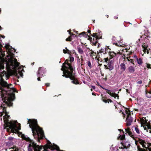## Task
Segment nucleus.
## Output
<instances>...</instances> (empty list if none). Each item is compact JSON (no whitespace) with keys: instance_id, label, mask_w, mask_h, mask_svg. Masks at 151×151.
I'll return each mask as SVG.
<instances>
[{"instance_id":"1","label":"nucleus","mask_w":151,"mask_h":151,"mask_svg":"<svg viewBox=\"0 0 151 151\" xmlns=\"http://www.w3.org/2000/svg\"><path fill=\"white\" fill-rule=\"evenodd\" d=\"M5 47L8 55L7 56V58L5 60L0 58V69L4 68V63L6 64V68L8 74L6 76H18V74L20 76H23V73L24 72L23 67H18L19 63L14 57L13 52H15V49L12 48L8 43L6 45Z\"/></svg>"},{"instance_id":"2","label":"nucleus","mask_w":151,"mask_h":151,"mask_svg":"<svg viewBox=\"0 0 151 151\" xmlns=\"http://www.w3.org/2000/svg\"><path fill=\"white\" fill-rule=\"evenodd\" d=\"M0 76V92L1 98L3 102L9 105L11 104V100H14L16 90L13 88L10 87L12 84H8L5 81L2 77Z\"/></svg>"},{"instance_id":"3","label":"nucleus","mask_w":151,"mask_h":151,"mask_svg":"<svg viewBox=\"0 0 151 151\" xmlns=\"http://www.w3.org/2000/svg\"><path fill=\"white\" fill-rule=\"evenodd\" d=\"M13 100H11V104L10 105L3 102L1 106L0 107V116L1 117L4 113L5 114V115L4 116L3 119L6 127H9V128L6 129L7 131L11 132L12 133H16L18 132L19 130L20 129V124L16 121L8 122L10 116L8 115V113L6 111V107L5 106L6 105L9 106H12V101Z\"/></svg>"},{"instance_id":"4","label":"nucleus","mask_w":151,"mask_h":151,"mask_svg":"<svg viewBox=\"0 0 151 151\" xmlns=\"http://www.w3.org/2000/svg\"><path fill=\"white\" fill-rule=\"evenodd\" d=\"M65 49L63 50V52L64 53H68L70 55V61L65 60L62 66L61 69L64 73L62 76H74L75 70L71 64V62L74 61V58L71 56V51L67 49V47H65Z\"/></svg>"},{"instance_id":"5","label":"nucleus","mask_w":151,"mask_h":151,"mask_svg":"<svg viewBox=\"0 0 151 151\" xmlns=\"http://www.w3.org/2000/svg\"><path fill=\"white\" fill-rule=\"evenodd\" d=\"M28 122V124H30L29 126L32 129L34 138L39 142L40 139H42L44 136L43 130L38 125L36 120L29 119Z\"/></svg>"},{"instance_id":"6","label":"nucleus","mask_w":151,"mask_h":151,"mask_svg":"<svg viewBox=\"0 0 151 151\" xmlns=\"http://www.w3.org/2000/svg\"><path fill=\"white\" fill-rule=\"evenodd\" d=\"M151 39L149 36V33H145L144 35L141 36L140 38L137 41L136 43L138 46L140 45V42L142 44V47L143 49V51L145 53L146 52L148 54H149L150 48L148 47V43H149Z\"/></svg>"},{"instance_id":"7","label":"nucleus","mask_w":151,"mask_h":151,"mask_svg":"<svg viewBox=\"0 0 151 151\" xmlns=\"http://www.w3.org/2000/svg\"><path fill=\"white\" fill-rule=\"evenodd\" d=\"M79 36L81 37L83 36L84 37H86L91 42V44L93 45L96 46V44L98 42V40L101 38V37H99L98 33H93L92 35V37H90L86 34L85 32H83L80 34Z\"/></svg>"},{"instance_id":"8","label":"nucleus","mask_w":151,"mask_h":151,"mask_svg":"<svg viewBox=\"0 0 151 151\" xmlns=\"http://www.w3.org/2000/svg\"><path fill=\"white\" fill-rule=\"evenodd\" d=\"M135 143L136 145H137V143H139L144 148L143 149L139 146H137V151H148V150L149 151H151V145L147 141L139 138L138 140L135 141Z\"/></svg>"},{"instance_id":"9","label":"nucleus","mask_w":151,"mask_h":151,"mask_svg":"<svg viewBox=\"0 0 151 151\" xmlns=\"http://www.w3.org/2000/svg\"><path fill=\"white\" fill-rule=\"evenodd\" d=\"M22 137L24 139L29 141L30 143L28 147L29 151H32L33 150H34V151H40V150L42 149L41 147L35 143L33 140L29 138H26L23 135L22 136Z\"/></svg>"},{"instance_id":"10","label":"nucleus","mask_w":151,"mask_h":151,"mask_svg":"<svg viewBox=\"0 0 151 151\" xmlns=\"http://www.w3.org/2000/svg\"><path fill=\"white\" fill-rule=\"evenodd\" d=\"M147 120L146 117H143L141 119V125L143 126L145 130H147V132L151 133V125L149 122H147Z\"/></svg>"},{"instance_id":"11","label":"nucleus","mask_w":151,"mask_h":151,"mask_svg":"<svg viewBox=\"0 0 151 151\" xmlns=\"http://www.w3.org/2000/svg\"><path fill=\"white\" fill-rule=\"evenodd\" d=\"M125 113L127 117L126 120L127 125L129 126L131 124L133 119L132 117L131 116L130 112L128 109H127L125 110Z\"/></svg>"},{"instance_id":"12","label":"nucleus","mask_w":151,"mask_h":151,"mask_svg":"<svg viewBox=\"0 0 151 151\" xmlns=\"http://www.w3.org/2000/svg\"><path fill=\"white\" fill-rule=\"evenodd\" d=\"M116 39L115 37L113 36L112 38V42L116 46H121L124 47L125 45L122 43V41L120 40L119 41H116Z\"/></svg>"},{"instance_id":"13","label":"nucleus","mask_w":151,"mask_h":151,"mask_svg":"<svg viewBox=\"0 0 151 151\" xmlns=\"http://www.w3.org/2000/svg\"><path fill=\"white\" fill-rule=\"evenodd\" d=\"M105 68L106 69H109L111 70L114 68L113 62L111 60L108 63L107 65H104Z\"/></svg>"},{"instance_id":"14","label":"nucleus","mask_w":151,"mask_h":151,"mask_svg":"<svg viewBox=\"0 0 151 151\" xmlns=\"http://www.w3.org/2000/svg\"><path fill=\"white\" fill-rule=\"evenodd\" d=\"M100 86L102 88L104 89L106 91V92L107 93L109 94L111 96L114 97H116V96H117V94H116L115 93H111V91L110 90L106 89L103 87L101 86L100 85Z\"/></svg>"},{"instance_id":"15","label":"nucleus","mask_w":151,"mask_h":151,"mask_svg":"<svg viewBox=\"0 0 151 151\" xmlns=\"http://www.w3.org/2000/svg\"><path fill=\"white\" fill-rule=\"evenodd\" d=\"M45 72V68L43 67H40L39 68L37 72V73L38 75H43Z\"/></svg>"},{"instance_id":"16","label":"nucleus","mask_w":151,"mask_h":151,"mask_svg":"<svg viewBox=\"0 0 151 151\" xmlns=\"http://www.w3.org/2000/svg\"><path fill=\"white\" fill-rule=\"evenodd\" d=\"M125 132L127 133L128 135L131 137L133 139L135 140L134 136L133 133L131 132L130 129L129 127L125 129Z\"/></svg>"},{"instance_id":"17","label":"nucleus","mask_w":151,"mask_h":151,"mask_svg":"<svg viewBox=\"0 0 151 151\" xmlns=\"http://www.w3.org/2000/svg\"><path fill=\"white\" fill-rule=\"evenodd\" d=\"M66 78L69 77L70 80H72L71 82L74 84H78V81L77 79H76L75 78V76H65Z\"/></svg>"},{"instance_id":"18","label":"nucleus","mask_w":151,"mask_h":151,"mask_svg":"<svg viewBox=\"0 0 151 151\" xmlns=\"http://www.w3.org/2000/svg\"><path fill=\"white\" fill-rule=\"evenodd\" d=\"M121 144H122V147H121V148H129L130 145L129 142L128 141H127L125 142H124V143H121Z\"/></svg>"},{"instance_id":"19","label":"nucleus","mask_w":151,"mask_h":151,"mask_svg":"<svg viewBox=\"0 0 151 151\" xmlns=\"http://www.w3.org/2000/svg\"><path fill=\"white\" fill-rule=\"evenodd\" d=\"M128 72L130 73H133L135 71V67L132 66H130L128 68Z\"/></svg>"},{"instance_id":"20","label":"nucleus","mask_w":151,"mask_h":151,"mask_svg":"<svg viewBox=\"0 0 151 151\" xmlns=\"http://www.w3.org/2000/svg\"><path fill=\"white\" fill-rule=\"evenodd\" d=\"M124 47V49H123L122 50H120L119 51L117 52V53L119 55H121L122 54L123 55L124 54L126 53V52L127 50H129V49H128L127 48H126L125 47Z\"/></svg>"},{"instance_id":"21","label":"nucleus","mask_w":151,"mask_h":151,"mask_svg":"<svg viewBox=\"0 0 151 151\" xmlns=\"http://www.w3.org/2000/svg\"><path fill=\"white\" fill-rule=\"evenodd\" d=\"M132 53V52L129 51L127 50L126 53L123 54V56L124 57V59H125V58L127 56H130L129 55H131Z\"/></svg>"},{"instance_id":"22","label":"nucleus","mask_w":151,"mask_h":151,"mask_svg":"<svg viewBox=\"0 0 151 151\" xmlns=\"http://www.w3.org/2000/svg\"><path fill=\"white\" fill-rule=\"evenodd\" d=\"M108 47H106L105 49H102L100 50V52L101 53H103V54H105L107 53L108 52V50L109 49L108 48Z\"/></svg>"},{"instance_id":"23","label":"nucleus","mask_w":151,"mask_h":151,"mask_svg":"<svg viewBox=\"0 0 151 151\" xmlns=\"http://www.w3.org/2000/svg\"><path fill=\"white\" fill-rule=\"evenodd\" d=\"M108 53L109 56L111 57V58H113L117 54V53H116L113 52H111L109 51H108Z\"/></svg>"},{"instance_id":"24","label":"nucleus","mask_w":151,"mask_h":151,"mask_svg":"<svg viewBox=\"0 0 151 151\" xmlns=\"http://www.w3.org/2000/svg\"><path fill=\"white\" fill-rule=\"evenodd\" d=\"M131 57L130 56H127L125 59H127L128 61L130 62L131 63H132L133 65H134V59L133 60L132 59H131L130 58Z\"/></svg>"},{"instance_id":"25","label":"nucleus","mask_w":151,"mask_h":151,"mask_svg":"<svg viewBox=\"0 0 151 151\" xmlns=\"http://www.w3.org/2000/svg\"><path fill=\"white\" fill-rule=\"evenodd\" d=\"M120 66L122 70L123 71L125 70L126 69V68L125 67V64L124 63H121L120 65Z\"/></svg>"},{"instance_id":"26","label":"nucleus","mask_w":151,"mask_h":151,"mask_svg":"<svg viewBox=\"0 0 151 151\" xmlns=\"http://www.w3.org/2000/svg\"><path fill=\"white\" fill-rule=\"evenodd\" d=\"M137 61V63L139 65H141L143 63L142 59L141 58H138Z\"/></svg>"},{"instance_id":"27","label":"nucleus","mask_w":151,"mask_h":151,"mask_svg":"<svg viewBox=\"0 0 151 151\" xmlns=\"http://www.w3.org/2000/svg\"><path fill=\"white\" fill-rule=\"evenodd\" d=\"M86 64L88 65L90 68H92V66L90 61L88 60L87 61Z\"/></svg>"},{"instance_id":"28","label":"nucleus","mask_w":151,"mask_h":151,"mask_svg":"<svg viewBox=\"0 0 151 151\" xmlns=\"http://www.w3.org/2000/svg\"><path fill=\"white\" fill-rule=\"evenodd\" d=\"M78 52L80 54H83V50L80 48V47H78Z\"/></svg>"},{"instance_id":"29","label":"nucleus","mask_w":151,"mask_h":151,"mask_svg":"<svg viewBox=\"0 0 151 151\" xmlns=\"http://www.w3.org/2000/svg\"><path fill=\"white\" fill-rule=\"evenodd\" d=\"M103 101L105 103H109V102H112V100H111L110 99H107V100L104 99L103 100Z\"/></svg>"},{"instance_id":"30","label":"nucleus","mask_w":151,"mask_h":151,"mask_svg":"<svg viewBox=\"0 0 151 151\" xmlns=\"http://www.w3.org/2000/svg\"><path fill=\"white\" fill-rule=\"evenodd\" d=\"M146 96L149 98H151V91L146 93Z\"/></svg>"},{"instance_id":"31","label":"nucleus","mask_w":151,"mask_h":151,"mask_svg":"<svg viewBox=\"0 0 151 151\" xmlns=\"http://www.w3.org/2000/svg\"><path fill=\"white\" fill-rule=\"evenodd\" d=\"M135 130L136 132L139 134H140L141 132L140 131L139 129L137 127H135Z\"/></svg>"},{"instance_id":"32","label":"nucleus","mask_w":151,"mask_h":151,"mask_svg":"<svg viewBox=\"0 0 151 151\" xmlns=\"http://www.w3.org/2000/svg\"><path fill=\"white\" fill-rule=\"evenodd\" d=\"M72 40V38H71V36H70L66 39V41H71Z\"/></svg>"},{"instance_id":"33","label":"nucleus","mask_w":151,"mask_h":151,"mask_svg":"<svg viewBox=\"0 0 151 151\" xmlns=\"http://www.w3.org/2000/svg\"><path fill=\"white\" fill-rule=\"evenodd\" d=\"M125 137V135L124 134H123L122 135H120L119 136V138L121 140H122V139H124V138Z\"/></svg>"},{"instance_id":"34","label":"nucleus","mask_w":151,"mask_h":151,"mask_svg":"<svg viewBox=\"0 0 151 151\" xmlns=\"http://www.w3.org/2000/svg\"><path fill=\"white\" fill-rule=\"evenodd\" d=\"M146 67L148 68H151V65L149 64H146Z\"/></svg>"},{"instance_id":"35","label":"nucleus","mask_w":151,"mask_h":151,"mask_svg":"<svg viewBox=\"0 0 151 151\" xmlns=\"http://www.w3.org/2000/svg\"><path fill=\"white\" fill-rule=\"evenodd\" d=\"M132 57L133 58H134L135 59H136V60L138 59V58H137V56L136 55H134L133 57L132 56Z\"/></svg>"},{"instance_id":"36","label":"nucleus","mask_w":151,"mask_h":151,"mask_svg":"<svg viewBox=\"0 0 151 151\" xmlns=\"http://www.w3.org/2000/svg\"><path fill=\"white\" fill-rule=\"evenodd\" d=\"M104 61L105 62H107L108 60V58H104Z\"/></svg>"},{"instance_id":"37","label":"nucleus","mask_w":151,"mask_h":151,"mask_svg":"<svg viewBox=\"0 0 151 151\" xmlns=\"http://www.w3.org/2000/svg\"><path fill=\"white\" fill-rule=\"evenodd\" d=\"M142 83V81H139L137 82V83L139 84H141Z\"/></svg>"},{"instance_id":"38","label":"nucleus","mask_w":151,"mask_h":151,"mask_svg":"<svg viewBox=\"0 0 151 151\" xmlns=\"http://www.w3.org/2000/svg\"><path fill=\"white\" fill-rule=\"evenodd\" d=\"M104 77V81H106L107 78L106 76H103Z\"/></svg>"},{"instance_id":"39","label":"nucleus","mask_w":151,"mask_h":151,"mask_svg":"<svg viewBox=\"0 0 151 151\" xmlns=\"http://www.w3.org/2000/svg\"><path fill=\"white\" fill-rule=\"evenodd\" d=\"M8 139L9 140H12L13 139V138L12 137H10Z\"/></svg>"},{"instance_id":"40","label":"nucleus","mask_w":151,"mask_h":151,"mask_svg":"<svg viewBox=\"0 0 151 151\" xmlns=\"http://www.w3.org/2000/svg\"><path fill=\"white\" fill-rule=\"evenodd\" d=\"M0 36L1 37H2V38H4L5 37L4 35H1Z\"/></svg>"},{"instance_id":"41","label":"nucleus","mask_w":151,"mask_h":151,"mask_svg":"<svg viewBox=\"0 0 151 151\" xmlns=\"http://www.w3.org/2000/svg\"><path fill=\"white\" fill-rule=\"evenodd\" d=\"M46 85L47 86H50V83H47L46 84Z\"/></svg>"},{"instance_id":"42","label":"nucleus","mask_w":151,"mask_h":151,"mask_svg":"<svg viewBox=\"0 0 151 151\" xmlns=\"http://www.w3.org/2000/svg\"><path fill=\"white\" fill-rule=\"evenodd\" d=\"M37 80L38 81H40V77L38 78L37 79Z\"/></svg>"},{"instance_id":"43","label":"nucleus","mask_w":151,"mask_h":151,"mask_svg":"<svg viewBox=\"0 0 151 151\" xmlns=\"http://www.w3.org/2000/svg\"><path fill=\"white\" fill-rule=\"evenodd\" d=\"M10 76H5L6 77V78H7V79H8L9 78Z\"/></svg>"},{"instance_id":"44","label":"nucleus","mask_w":151,"mask_h":151,"mask_svg":"<svg viewBox=\"0 0 151 151\" xmlns=\"http://www.w3.org/2000/svg\"><path fill=\"white\" fill-rule=\"evenodd\" d=\"M92 88L93 89H95V87L94 86H92Z\"/></svg>"},{"instance_id":"45","label":"nucleus","mask_w":151,"mask_h":151,"mask_svg":"<svg viewBox=\"0 0 151 151\" xmlns=\"http://www.w3.org/2000/svg\"><path fill=\"white\" fill-rule=\"evenodd\" d=\"M88 33H89V34H91V31L90 30H88Z\"/></svg>"},{"instance_id":"46","label":"nucleus","mask_w":151,"mask_h":151,"mask_svg":"<svg viewBox=\"0 0 151 151\" xmlns=\"http://www.w3.org/2000/svg\"><path fill=\"white\" fill-rule=\"evenodd\" d=\"M115 148H116L115 150L117 151L118 150L117 147H115Z\"/></svg>"},{"instance_id":"47","label":"nucleus","mask_w":151,"mask_h":151,"mask_svg":"<svg viewBox=\"0 0 151 151\" xmlns=\"http://www.w3.org/2000/svg\"><path fill=\"white\" fill-rule=\"evenodd\" d=\"M68 32H69V34L70 35H71V33L69 31V30H68Z\"/></svg>"},{"instance_id":"48","label":"nucleus","mask_w":151,"mask_h":151,"mask_svg":"<svg viewBox=\"0 0 151 151\" xmlns=\"http://www.w3.org/2000/svg\"><path fill=\"white\" fill-rule=\"evenodd\" d=\"M18 150H18V149H17V150L16 149H15V151H18Z\"/></svg>"},{"instance_id":"49","label":"nucleus","mask_w":151,"mask_h":151,"mask_svg":"<svg viewBox=\"0 0 151 151\" xmlns=\"http://www.w3.org/2000/svg\"><path fill=\"white\" fill-rule=\"evenodd\" d=\"M119 130L120 131H123V130L120 129H119Z\"/></svg>"},{"instance_id":"50","label":"nucleus","mask_w":151,"mask_h":151,"mask_svg":"<svg viewBox=\"0 0 151 151\" xmlns=\"http://www.w3.org/2000/svg\"><path fill=\"white\" fill-rule=\"evenodd\" d=\"M114 18H115V19H117V18H118V17H114Z\"/></svg>"},{"instance_id":"51","label":"nucleus","mask_w":151,"mask_h":151,"mask_svg":"<svg viewBox=\"0 0 151 151\" xmlns=\"http://www.w3.org/2000/svg\"><path fill=\"white\" fill-rule=\"evenodd\" d=\"M44 151H46V150L45 148H44Z\"/></svg>"},{"instance_id":"52","label":"nucleus","mask_w":151,"mask_h":151,"mask_svg":"<svg viewBox=\"0 0 151 151\" xmlns=\"http://www.w3.org/2000/svg\"><path fill=\"white\" fill-rule=\"evenodd\" d=\"M17 78H19V76H17Z\"/></svg>"},{"instance_id":"53","label":"nucleus","mask_w":151,"mask_h":151,"mask_svg":"<svg viewBox=\"0 0 151 151\" xmlns=\"http://www.w3.org/2000/svg\"><path fill=\"white\" fill-rule=\"evenodd\" d=\"M1 29V26H0V30Z\"/></svg>"},{"instance_id":"54","label":"nucleus","mask_w":151,"mask_h":151,"mask_svg":"<svg viewBox=\"0 0 151 151\" xmlns=\"http://www.w3.org/2000/svg\"><path fill=\"white\" fill-rule=\"evenodd\" d=\"M75 52V50H73V53H74Z\"/></svg>"},{"instance_id":"55","label":"nucleus","mask_w":151,"mask_h":151,"mask_svg":"<svg viewBox=\"0 0 151 151\" xmlns=\"http://www.w3.org/2000/svg\"><path fill=\"white\" fill-rule=\"evenodd\" d=\"M92 94L93 95H94V93H92Z\"/></svg>"},{"instance_id":"56","label":"nucleus","mask_w":151,"mask_h":151,"mask_svg":"<svg viewBox=\"0 0 151 151\" xmlns=\"http://www.w3.org/2000/svg\"><path fill=\"white\" fill-rule=\"evenodd\" d=\"M124 117H125V114H124Z\"/></svg>"},{"instance_id":"57","label":"nucleus","mask_w":151,"mask_h":151,"mask_svg":"<svg viewBox=\"0 0 151 151\" xmlns=\"http://www.w3.org/2000/svg\"><path fill=\"white\" fill-rule=\"evenodd\" d=\"M91 91H92V89H91Z\"/></svg>"},{"instance_id":"58","label":"nucleus","mask_w":151,"mask_h":151,"mask_svg":"<svg viewBox=\"0 0 151 151\" xmlns=\"http://www.w3.org/2000/svg\"><path fill=\"white\" fill-rule=\"evenodd\" d=\"M20 77H22V76H20Z\"/></svg>"},{"instance_id":"59","label":"nucleus","mask_w":151,"mask_h":151,"mask_svg":"<svg viewBox=\"0 0 151 151\" xmlns=\"http://www.w3.org/2000/svg\"><path fill=\"white\" fill-rule=\"evenodd\" d=\"M34 62L33 63H32V64H34Z\"/></svg>"},{"instance_id":"60","label":"nucleus","mask_w":151,"mask_h":151,"mask_svg":"<svg viewBox=\"0 0 151 151\" xmlns=\"http://www.w3.org/2000/svg\"><path fill=\"white\" fill-rule=\"evenodd\" d=\"M107 17H108V15H107Z\"/></svg>"}]
</instances>
